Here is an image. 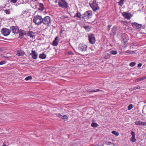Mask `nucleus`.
I'll use <instances>...</instances> for the list:
<instances>
[{
    "label": "nucleus",
    "mask_w": 146,
    "mask_h": 146,
    "mask_svg": "<svg viewBox=\"0 0 146 146\" xmlns=\"http://www.w3.org/2000/svg\"><path fill=\"white\" fill-rule=\"evenodd\" d=\"M134 51H131L129 50H128L125 52V53H129L130 54H132L133 53Z\"/></svg>",
    "instance_id": "29"
},
{
    "label": "nucleus",
    "mask_w": 146,
    "mask_h": 146,
    "mask_svg": "<svg viewBox=\"0 0 146 146\" xmlns=\"http://www.w3.org/2000/svg\"><path fill=\"white\" fill-rule=\"evenodd\" d=\"M6 62L5 61H2L0 62V65H3L6 63Z\"/></svg>",
    "instance_id": "34"
},
{
    "label": "nucleus",
    "mask_w": 146,
    "mask_h": 146,
    "mask_svg": "<svg viewBox=\"0 0 146 146\" xmlns=\"http://www.w3.org/2000/svg\"><path fill=\"white\" fill-rule=\"evenodd\" d=\"M62 116L63 117L62 118L63 119H65V117H67V116L66 115H63V116Z\"/></svg>",
    "instance_id": "45"
},
{
    "label": "nucleus",
    "mask_w": 146,
    "mask_h": 146,
    "mask_svg": "<svg viewBox=\"0 0 146 146\" xmlns=\"http://www.w3.org/2000/svg\"><path fill=\"white\" fill-rule=\"evenodd\" d=\"M112 25H109L108 26V31H109L110 30V29L111 28V27Z\"/></svg>",
    "instance_id": "38"
},
{
    "label": "nucleus",
    "mask_w": 146,
    "mask_h": 146,
    "mask_svg": "<svg viewBox=\"0 0 146 146\" xmlns=\"http://www.w3.org/2000/svg\"><path fill=\"white\" fill-rule=\"evenodd\" d=\"M58 3L59 6L62 8L66 9L68 7V3L65 0H59Z\"/></svg>",
    "instance_id": "5"
},
{
    "label": "nucleus",
    "mask_w": 146,
    "mask_h": 146,
    "mask_svg": "<svg viewBox=\"0 0 146 146\" xmlns=\"http://www.w3.org/2000/svg\"><path fill=\"white\" fill-rule=\"evenodd\" d=\"M42 18L41 16L38 15L35 16L33 19V22L36 25H39L42 23Z\"/></svg>",
    "instance_id": "3"
},
{
    "label": "nucleus",
    "mask_w": 146,
    "mask_h": 146,
    "mask_svg": "<svg viewBox=\"0 0 146 146\" xmlns=\"http://www.w3.org/2000/svg\"><path fill=\"white\" fill-rule=\"evenodd\" d=\"M4 12L7 14H9L10 13V10H5L4 11Z\"/></svg>",
    "instance_id": "31"
},
{
    "label": "nucleus",
    "mask_w": 146,
    "mask_h": 146,
    "mask_svg": "<svg viewBox=\"0 0 146 146\" xmlns=\"http://www.w3.org/2000/svg\"><path fill=\"white\" fill-rule=\"evenodd\" d=\"M89 4L94 11H96L100 9V7L98 6V4L96 2V0L91 1L89 3Z\"/></svg>",
    "instance_id": "1"
},
{
    "label": "nucleus",
    "mask_w": 146,
    "mask_h": 146,
    "mask_svg": "<svg viewBox=\"0 0 146 146\" xmlns=\"http://www.w3.org/2000/svg\"><path fill=\"white\" fill-rule=\"evenodd\" d=\"M136 64V63H135V62H131L129 64V65L133 67Z\"/></svg>",
    "instance_id": "28"
},
{
    "label": "nucleus",
    "mask_w": 146,
    "mask_h": 146,
    "mask_svg": "<svg viewBox=\"0 0 146 146\" xmlns=\"http://www.w3.org/2000/svg\"><path fill=\"white\" fill-rule=\"evenodd\" d=\"M66 17H64V18H66Z\"/></svg>",
    "instance_id": "50"
},
{
    "label": "nucleus",
    "mask_w": 146,
    "mask_h": 146,
    "mask_svg": "<svg viewBox=\"0 0 146 146\" xmlns=\"http://www.w3.org/2000/svg\"><path fill=\"white\" fill-rule=\"evenodd\" d=\"M133 107V106L132 104H130L128 107L127 109L129 110H130Z\"/></svg>",
    "instance_id": "30"
},
{
    "label": "nucleus",
    "mask_w": 146,
    "mask_h": 146,
    "mask_svg": "<svg viewBox=\"0 0 146 146\" xmlns=\"http://www.w3.org/2000/svg\"><path fill=\"white\" fill-rule=\"evenodd\" d=\"M58 117H60V116H61V115H60V113H58Z\"/></svg>",
    "instance_id": "48"
},
{
    "label": "nucleus",
    "mask_w": 146,
    "mask_h": 146,
    "mask_svg": "<svg viewBox=\"0 0 146 146\" xmlns=\"http://www.w3.org/2000/svg\"><path fill=\"white\" fill-rule=\"evenodd\" d=\"M1 32L4 36H7L9 34L11 31L9 29L4 28L1 29Z\"/></svg>",
    "instance_id": "9"
},
{
    "label": "nucleus",
    "mask_w": 146,
    "mask_h": 146,
    "mask_svg": "<svg viewBox=\"0 0 146 146\" xmlns=\"http://www.w3.org/2000/svg\"><path fill=\"white\" fill-rule=\"evenodd\" d=\"M131 134L132 135L131 141L133 142H135L136 141V139H135V133L133 131H132L131 132Z\"/></svg>",
    "instance_id": "16"
},
{
    "label": "nucleus",
    "mask_w": 146,
    "mask_h": 146,
    "mask_svg": "<svg viewBox=\"0 0 146 146\" xmlns=\"http://www.w3.org/2000/svg\"><path fill=\"white\" fill-rule=\"evenodd\" d=\"M110 53L112 54L116 55L117 54V52L116 50H111L110 51Z\"/></svg>",
    "instance_id": "26"
},
{
    "label": "nucleus",
    "mask_w": 146,
    "mask_h": 146,
    "mask_svg": "<svg viewBox=\"0 0 146 146\" xmlns=\"http://www.w3.org/2000/svg\"><path fill=\"white\" fill-rule=\"evenodd\" d=\"M10 29L12 33L14 34H17L19 31L18 28L16 27L12 26L10 27Z\"/></svg>",
    "instance_id": "12"
},
{
    "label": "nucleus",
    "mask_w": 146,
    "mask_h": 146,
    "mask_svg": "<svg viewBox=\"0 0 146 146\" xmlns=\"http://www.w3.org/2000/svg\"><path fill=\"white\" fill-rule=\"evenodd\" d=\"M122 15L125 19L127 20L130 19L132 16L130 13L125 12H123L122 13Z\"/></svg>",
    "instance_id": "8"
},
{
    "label": "nucleus",
    "mask_w": 146,
    "mask_h": 146,
    "mask_svg": "<svg viewBox=\"0 0 146 146\" xmlns=\"http://www.w3.org/2000/svg\"><path fill=\"white\" fill-rule=\"evenodd\" d=\"M114 135L116 136H118L119 135V133L118 132H116L115 131H113L111 132Z\"/></svg>",
    "instance_id": "24"
},
{
    "label": "nucleus",
    "mask_w": 146,
    "mask_h": 146,
    "mask_svg": "<svg viewBox=\"0 0 146 146\" xmlns=\"http://www.w3.org/2000/svg\"><path fill=\"white\" fill-rule=\"evenodd\" d=\"M141 88L140 86H135L134 87L131 88L130 89V90L133 91L136 89H139Z\"/></svg>",
    "instance_id": "20"
},
{
    "label": "nucleus",
    "mask_w": 146,
    "mask_h": 146,
    "mask_svg": "<svg viewBox=\"0 0 146 146\" xmlns=\"http://www.w3.org/2000/svg\"><path fill=\"white\" fill-rule=\"evenodd\" d=\"M67 53L69 55L72 54H73L72 51H71L68 52Z\"/></svg>",
    "instance_id": "36"
},
{
    "label": "nucleus",
    "mask_w": 146,
    "mask_h": 146,
    "mask_svg": "<svg viewBox=\"0 0 146 146\" xmlns=\"http://www.w3.org/2000/svg\"><path fill=\"white\" fill-rule=\"evenodd\" d=\"M92 12L91 11H87L82 15V18L85 21H87L88 19L92 17Z\"/></svg>",
    "instance_id": "2"
},
{
    "label": "nucleus",
    "mask_w": 146,
    "mask_h": 146,
    "mask_svg": "<svg viewBox=\"0 0 146 146\" xmlns=\"http://www.w3.org/2000/svg\"><path fill=\"white\" fill-rule=\"evenodd\" d=\"M87 46L83 43L80 44H79L78 47V50L80 51H85L87 49Z\"/></svg>",
    "instance_id": "7"
},
{
    "label": "nucleus",
    "mask_w": 146,
    "mask_h": 146,
    "mask_svg": "<svg viewBox=\"0 0 146 146\" xmlns=\"http://www.w3.org/2000/svg\"><path fill=\"white\" fill-rule=\"evenodd\" d=\"M142 80H143L145 79L146 78L145 77H142Z\"/></svg>",
    "instance_id": "46"
},
{
    "label": "nucleus",
    "mask_w": 146,
    "mask_h": 146,
    "mask_svg": "<svg viewBox=\"0 0 146 146\" xmlns=\"http://www.w3.org/2000/svg\"><path fill=\"white\" fill-rule=\"evenodd\" d=\"M140 80H139V78H137V79H136L135 81V82H138Z\"/></svg>",
    "instance_id": "42"
},
{
    "label": "nucleus",
    "mask_w": 146,
    "mask_h": 146,
    "mask_svg": "<svg viewBox=\"0 0 146 146\" xmlns=\"http://www.w3.org/2000/svg\"><path fill=\"white\" fill-rule=\"evenodd\" d=\"M90 43L91 44H94L96 41L94 35L93 34H90L88 36Z\"/></svg>",
    "instance_id": "6"
},
{
    "label": "nucleus",
    "mask_w": 146,
    "mask_h": 146,
    "mask_svg": "<svg viewBox=\"0 0 146 146\" xmlns=\"http://www.w3.org/2000/svg\"><path fill=\"white\" fill-rule=\"evenodd\" d=\"M123 40H124V45H126L127 44V40H125V39H123ZM126 46H127V45H125Z\"/></svg>",
    "instance_id": "35"
},
{
    "label": "nucleus",
    "mask_w": 146,
    "mask_h": 146,
    "mask_svg": "<svg viewBox=\"0 0 146 146\" xmlns=\"http://www.w3.org/2000/svg\"><path fill=\"white\" fill-rule=\"evenodd\" d=\"M76 16L77 17L81 19L82 18V15H81L80 13L78 11L76 14V15L74 16L75 17Z\"/></svg>",
    "instance_id": "21"
},
{
    "label": "nucleus",
    "mask_w": 146,
    "mask_h": 146,
    "mask_svg": "<svg viewBox=\"0 0 146 146\" xmlns=\"http://www.w3.org/2000/svg\"><path fill=\"white\" fill-rule=\"evenodd\" d=\"M17 0H11V1L13 3H15L17 2Z\"/></svg>",
    "instance_id": "41"
},
{
    "label": "nucleus",
    "mask_w": 146,
    "mask_h": 146,
    "mask_svg": "<svg viewBox=\"0 0 146 146\" xmlns=\"http://www.w3.org/2000/svg\"><path fill=\"white\" fill-rule=\"evenodd\" d=\"M24 35L23 33L21 31H20L19 36L20 37H22Z\"/></svg>",
    "instance_id": "33"
},
{
    "label": "nucleus",
    "mask_w": 146,
    "mask_h": 146,
    "mask_svg": "<svg viewBox=\"0 0 146 146\" xmlns=\"http://www.w3.org/2000/svg\"><path fill=\"white\" fill-rule=\"evenodd\" d=\"M30 55L33 59H37L38 57V54L35 51L31 50Z\"/></svg>",
    "instance_id": "11"
},
{
    "label": "nucleus",
    "mask_w": 146,
    "mask_h": 146,
    "mask_svg": "<svg viewBox=\"0 0 146 146\" xmlns=\"http://www.w3.org/2000/svg\"><path fill=\"white\" fill-rule=\"evenodd\" d=\"M142 64L141 63H139L137 65V66L138 67H140L141 66Z\"/></svg>",
    "instance_id": "40"
},
{
    "label": "nucleus",
    "mask_w": 146,
    "mask_h": 146,
    "mask_svg": "<svg viewBox=\"0 0 146 146\" xmlns=\"http://www.w3.org/2000/svg\"><path fill=\"white\" fill-rule=\"evenodd\" d=\"M24 54V52L21 50H19L17 52L16 55L18 56H23Z\"/></svg>",
    "instance_id": "17"
},
{
    "label": "nucleus",
    "mask_w": 146,
    "mask_h": 146,
    "mask_svg": "<svg viewBox=\"0 0 146 146\" xmlns=\"http://www.w3.org/2000/svg\"><path fill=\"white\" fill-rule=\"evenodd\" d=\"M131 24L133 27L135 29L139 30L140 29L141 27V25L138 24L136 22L132 23Z\"/></svg>",
    "instance_id": "10"
},
{
    "label": "nucleus",
    "mask_w": 146,
    "mask_h": 146,
    "mask_svg": "<svg viewBox=\"0 0 146 146\" xmlns=\"http://www.w3.org/2000/svg\"><path fill=\"white\" fill-rule=\"evenodd\" d=\"M135 125H138L146 126V122H142L141 121H137L135 122Z\"/></svg>",
    "instance_id": "14"
},
{
    "label": "nucleus",
    "mask_w": 146,
    "mask_h": 146,
    "mask_svg": "<svg viewBox=\"0 0 146 146\" xmlns=\"http://www.w3.org/2000/svg\"><path fill=\"white\" fill-rule=\"evenodd\" d=\"M84 28L88 32L89 31L90 29V27L88 26H85Z\"/></svg>",
    "instance_id": "23"
},
{
    "label": "nucleus",
    "mask_w": 146,
    "mask_h": 146,
    "mask_svg": "<svg viewBox=\"0 0 146 146\" xmlns=\"http://www.w3.org/2000/svg\"><path fill=\"white\" fill-rule=\"evenodd\" d=\"M139 78V79L140 81H141V80H143L142 78Z\"/></svg>",
    "instance_id": "47"
},
{
    "label": "nucleus",
    "mask_w": 146,
    "mask_h": 146,
    "mask_svg": "<svg viewBox=\"0 0 146 146\" xmlns=\"http://www.w3.org/2000/svg\"><path fill=\"white\" fill-rule=\"evenodd\" d=\"M6 142L5 141H4L3 143L2 146H7L6 145Z\"/></svg>",
    "instance_id": "43"
},
{
    "label": "nucleus",
    "mask_w": 146,
    "mask_h": 146,
    "mask_svg": "<svg viewBox=\"0 0 146 146\" xmlns=\"http://www.w3.org/2000/svg\"><path fill=\"white\" fill-rule=\"evenodd\" d=\"M51 23V19L49 16H46L42 19V23L46 26H48Z\"/></svg>",
    "instance_id": "4"
},
{
    "label": "nucleus",
    "mask_w": 146,
    "mask_h": 146,
    "mask_svg": "<svg viewBox=\"0 0 146 146\" xmlns=\"http://www.w3.org/2000/svg\"><path fill=\"white\" fill-rule=\"evenodd\" d=\"M51 1L55 3H57V2L58 0H50Z\"/></svg>",
    "instance_id": "44"
},
{
    "label": "nucleus",
    "mask_w": 146,
    "mask_h": 146,
    "mask_svg": "<svg viewBox=\"0 0 146 146\" xmlns=\"http://www.w3.org/2000/svg\"><path fill=\"white\" fill-rule=\"evenodd\" d=\"M91 125L93 127H97L98 126V124L97 123L93 122L92 123Z\"/></svg>",
    "instance_id": "25"
},
{
    "label": "nucleus",
    "mask_w": 146,
    "mask_h": 146,
    "mask_svg": "<svg viewBox=\"0 0 146 146\" xmlns=\"http://www.w3.org/2000/svg\"><path fill=\"white\" fill-rule=\"evenodd\" d=\"M50 46H49L47 48H49Z\"/></svg>",
    "instance_id": "49"
},
{
    "label": "nucleus",
    "mask_w": 146,
    "mask_h": 146,
    "mask_svg": "<svg viewBox=\"0 0 146 146\" xmlns=\"http://www.w3.org/2000/svg\"><path fill=\"white\" fill-rule=\"evenodd\" d=\"M124 0H121L118 2V4L122 7L124 4Z\"/></svg>",
    "instance_id": "22"
},
{
    "label": "nucleus",
    "mask_w": 146,
    "mask_h": 146,
    "mask_svg": "<svg viewBox=\"0 0 146 146\" xmlns=\"http://www.w3.org/2000/svg\"><path fill=\"white\" fill-rule=\"evenodd\" d=\"M39 7L38 8V10L42 11L44 9V7L42 3H40L39 5Z\"/></svg>",
    "instance_id": "19"
},
{
    "label": "nucleus",
    "mask_w": 146,
    "mask_h": 146,
    "mask_svg": "<svg viewBox=\"0 0 146 146\" xmlns=\"http://www.w3.org/2000/svg\"><path fill=\"white\" fill-rule=\"evenodd\" d=\"M87 92H94V90H93V89L92 90H87Z\"/></svg>",
    "instance_id": "39"
},
{
    "label": "nucleus",
    "mask_w": 146,
    "mask_h": 146,
    "mask_svg": "<svg viewBox=\"0 0 146 146\" xmlns=\"http://www.w3.org/2000/svg\"><path fill=\"white\" fill-rule=\"evenodd\" d=\"M27 35L28 36H29L30 37L33 38L35 37V33L32 31H29L27 32Z\"/></svg>",
    "instance_id": "15"
},
{
    "label": "nucleus",
    "mask_w": 146,
    "mask_h": 146,
    "mask_svg": "<svg viewBox=\"0 0 146 146\" xmlns=\"http://www.w3.org/2000/svg\"><path fill=\"white\" fill-rule=\"evenodd\" d=\"M58 37L57 36L55 38L54 40L53 41L51 44L54 46H57L58 42Z\"/></svg>",
    "instance_id": "13"
},
{
    "label": "nucleus",
    "mask_w": 146,
    "mask_h": 146,
    "mask_svg": "<svg viewBox=\"0 0 146 146\" xmlns=\"http://www.w3.org/2000/svg\"><path fill=\"white\" fill-rule=\"evenodd\" d=\"M117 29V27L116 26H114L112 28V31H113V30L115 31Z\"/></svg>",
    "instance_id": "37"
},
{
    "label": "nucleus",
    "mask_w": 146,
    "mask_h": 146,
    "mask_svg": "<svg viewBox=\"0 0 146 146\" xmlns=\"http://www.w3.org/2000/svg\"><path fill=\"white\" fill-rule=\"evenodd\" d=\"M32 79V77L31 76H29L25 78V80L26 81H27L29 80H31Z\"/></svg>",
    "instance_id": "27"
},
{
    "label": "nucleus",
    "mask_w": 146,
    "mask_h": 146,
    "mask_svg": "<svg viewBox=\"0 0 146 146\" xmlns=\"http://www.w3.org/2000/svg\"><path fill=\"white\" fill-rule=\"evenodd\" d=\"M39 58L42 59H45L46 57V55L44 53H43L42 54H40L39 55Z\"/></svg>",
    "instance_id": "18"
},
{
    "label": "nucleus",
    "mask_w": 146,
    "mask_h": 146,
    "mask_svg": "<svg viewBox=\"0 0 146 146\" xmlns=\"http://www.w3.org/2000/svg\"><path fill=\"white\" fill-rule=\"evenodd\" d=\"M93 90H94V92H98V91H100L102 92H104V91H103V90H100L99 89H96V90H95L93 89Z\"/></svg>",
    "instance_id": "32"
}]
</instances>
